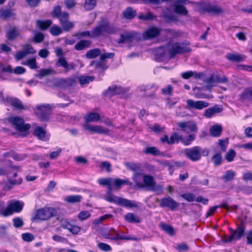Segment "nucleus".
Wrapping results in <instances>:
<instances>
[{"mask_svg": "<svg viewBox=\"0 0 252 252\" xmlns=\"http://www.w3.org/2000/svg\"><path fill=\"white\" fill-rule=\"evenodd\" d=\"M183 153L190 160L197 161L201 159L202 156H208L209 150L207 149H202L200 146H194L185 149L183 151Z\"/></svg>", "mask_w": 252, "mask_h": 252, "instance_id": "nucleus-1", "label": "nucleus"}, {"mask_svg": "<svg viewBox=\"0 0 252 252\" xmlns=\"http://www.w3.org/2000/svg\"><path fill=\"white\" fill-rule=\"evenodd\" d=\"M105 199L109 202L114 203L118 205L126 208L137 207V205L134 201L116 196L112 193H106Z\"/></svg>", "mask_w": 252, "mask_h": 252, "instance_id": "nucleus-2", "label": "nucleus"}, {"mask_svg": "<svg viewBox=\"0 0 252 252\" xmlns=\"http://www.w3.org/2000/svg\"><path fill=\"white\" fill-rule=\"evenodd\" d=\"M23 205L24 203L19 201L10 202L6 208L0 212V214L3 217H6L14 213H19L22 210Z\"/></svg>", "mask_w": 252, "mask_h": 252, "instance_id": "nucleus-3", "label": "nucleus"}, {"mask_svg": "<svg viewBox=\"0 0 252 252\" xmlns=\"http://www.w3.org/2000/svg\"><path fill=\"white\" fill-rule=\"evenodd\" d=\"M189 44V43H188ZM187 44L184 43L176 42L172 44L171 48L169 50L168 53L170 58H173L177 54H182L191 51L190 47L187 46Z\"/></svg>", "mask_w": 252, "mask_h": 252, "instance_id": "nucleus-4", "label": "nucleus"}, {"mask_svg": "<svg viewBox=\"0 0 252 252\" xmlns=\"http://www.w3.org/2000/svg\"><path fill=\"white\" fill-rule=\"evenodd\" d=\"M245 229V227L243 224L239 225L235 230L230 228V235L225 236L223 241L225 243H228L234 240L240 239L244 235Z\"/></svg>", "mask_w": 252, "mask_h": 252, "instance_id": "nucleus-5", "label": "nucleus"}, {"mask_svg": "<svg viewBox=\"0 0 252 252\" xmlns=\"http://www.w3.org/2000/svg\"><path fill=\"white\" fill-rule=\"evenodd\" d=\"M157 202H159V206L161 208H168L170 210L174 211L179 206V203L170 196H166L159 199H157Z\"/></svg>", "mask_w": 252, "mask_h": 252, "instance_id": "nucleus-6", "label": "nucleus"}, {"mask_svg": "<svg viewBox=\"0 0 252 252\" xmlns=\"http://www.w3.org/2000/svg\"><path fill=\"white\" fill-rule=\"evenodd\" d=\"M57 211L53 208H45L38 210L35 214V219L45 220L55 216Z\"/></svg>", "mask_w": 252, "mask_h": 252, "instance_id": "nucleus-7", "label": "nucleus"}, {"mask_svg": "<svg viewBox=\"0 0 252 252\" xmlns=\"http://www.w3.org/2000/svg\"><path fill=\"white\" fill-rule=\"evenodd\" d=\"M8 121L15 126L16 130L20 131H27L31 127L30 124H25L24 119L19 116L10 117Z\"/></svg>", "mask_w": 252, "mask_h": 252, "instance_id": "nucleus-8", "label": "nucleus"}, {"mask_svg": "<svg viewBox=\"0 0 252 252\" xmlns=\"http://www.w3.org/2000/svg\"><path fill=\"white\" fill-rule=\"evenodd\" d=\"M37 111L36 114L41 121H46L48 120L51 109L49 105H42L36 107Z\"/></svg>", "mask_w": 252, "mask_h": 252, "instance_id": "nucleus-9", "label": "nucleus"}, {"mask_svg": "<svg viewBox=\"0 0 252 252\" xmlns=\"http://www.w3.org/2000/svg\"><path fill=\"white\" fill-rule=\"evenodd\" d=\"M186 102L188 105V109L194 108L197 110H202L209 105L208 102L203 100L194 101L192 99H188Z\"/></svg>", "mask_w": 252, "mask_h": 252, "instance_id": "nucleus-10", "label": "nucleus"}, {"mask_svg": "<svg viewBox=\"0 0 252 252\" xmlns=\"http://www.w3.org/2000/svg\"><path fill=\"white\" fill-rule=\"evenodd\" d=\"M21 31L16 26L10 27L6 31L5 36L8 40L14 41L21 36Z\"/></svg>", "mask_w": 252, "mask_h": 252, "instance_id": "nucleus-11", "label": "nucleus"}, {"mask_svg": "<svg viewBox=\"0 0 252 252\" xmlns=\"http://www.w3.org/2000/svg\"><path fill=\"white\" fill-rule=\"evenodd\" d=\"M5 102H6V105H10L16 109L23 110L26 109L21 101L17 98L6 96Z\"/></svg>", "mask_w": 252, "mask_h": 252, "instance_id": "nucleus-12", "label": "nucleus"}, {"mask_svg": "<svg viewBox=\"0 0 252 252\" xmlns=\"http://www.w3.org/2000/svg\"><path fill=\"white\" fill-rule=\"evenodd\" d=\"M177 126L181 128L182 131L187 133L194 132L197 130L196 125L191 122L178 123Z\"/></svg>", "mask_w": 252, "mask_h": 252, "instance_id": "nucleus-13", "label": "nucleus"}, {"mask_svg": "<svg viewBox=\"0 0 252 252\" xmlns=\"http://www.w3.org/2000/svg\"><path fill=\"white\" fill-rule=\"evenodd\" d=\"M84 129L93 133L107 134L109 129L100 126H91L86 124L84 126Z\"/></svg>", "mask_w": 252, "mask_h": 252, "instance_id": "nucleus-14", "label": "nucleus"}, {"mask_svg": "<svg viewBox=\"0 0 252 252\" xmlns=\"http://www.w3.org/2000/svg\"><path fill=\"white\" fill-rule=\"evenodd\" d=\"M160 30L157 27H152L148 29L143 33V38L146 39H150L155 38L159 35Z\"/></svg>", "mask_w": 252, "mask_h": 252, "instance_id": "nucleus-15", "label": "nucleus"}, {"mask_svg": "<svg viewBox=\"0 0 252 252\" xmlns=\"http://www.w3.org/2000/svg\"><path fill=\"white\" fill-rule=\"evenodd\" d=\"M100 26L103 33L114 34L118 31L117 28L113 25H111L107 21H102Z\"/></svg>", "mask_w": 252, "mask_h": 252, "instance_id": "nucleus-16", "label": "nucleus"}, {"mask_svg": "<svg viewBox=\"0 0 252 252\" xmlns=\"http://www.w3.org/2000/svg\"><path fill=\"white\" fill-rule=\"evenodd\" d=\"M123 92V89L121 87L113 85L109 87L108 89L103 93V95L105 96L111 97L119 94Z\"/></svg>", "mask_w": 252, "mask_h": 252, "instance_id": "nucleus-17", "label": "nucleus"}, {"mask_svg": "<svg viewBox=\"0 0 252 252\" xmlns=\"http://www.w3.org/2000/svg\"><path fill=\"white\" fill-rule=\"evenodd\" d=\"M239 96L242 102L252 101V86L245 89Z\"/></svg>", "mask_w": 252, "mask_h": 252, "instance_id": "nucleus-18", "label": "nucleus"}, {"mask_svg": "<svg viewBox=\"0 0 252 252\" xmlns=\"http://www.w3.org/2000/svg\"><path fill=\"white\" fill-rule=\"evenodd\" d=\"M56 65L58 67H63L65 69L66 72L69 71L70 70L74 69L75 65L72 63L69 64L64 58H60L57 62Z\"/></svg>", "mask_w": 252, "mask_h": 252, "instance_id": "nucleus-19", "label": "nucleus"}, {"mask_svg": "<svg viewBox=\"0 0 252 252\" xmlns=\"http://www.w3.org/2000/svg\"><path fill=\"white\" fill-rule=\"evenodd\" d=\"M204 11L215 15H219L223 13L222 9L217 5L209 4L205 6L204 8Z\"/></svg>", "mask_w": 252, "mask_h": 252, "instance_id": "nucleus-20", "label": "nucleus"}, {"mask_svg": "<svg viewBox=\"0 0 252 252\" xmlns=\"http://www.w3.org/2000/svg\"><path fill=\"white\" fill-rule=\"evenodd\" d=\"M34 135L36 136L38 139L42 141H46L49 139V137L46 134V131L41 126H37L35 128L34 131Z\"/></svg>", "mask_w": 252, "mask_h": 252, "instance_id": "nucleus-21", "label": "nucleus"}, {"mask_svg": "<svg viewBox=\"0 0 252 252\" xmlns=\"http://www.w3.org/2000/svg\"><path fill=\"white\" fill-rule=\"evenodd\" d=\"M222 111L221 107L216 105L213 107H210L206 110L204 116L207 118H211L215 114L220 113Z\"/></svg>", "mask_w": 252, "mask_h": 252, "instance_id": "nucleus-22", "label": "nucleus"}, {"mask_svg": "<svg viewBox=\"0 0 252 252\" xmlns=\"http://www.w3.org/2000/svg\"><path fill=\"white\" fill-rule=\"evenodd\" d=\"M103 236L105 238L112 240H131L133 241H137V240L136 237L129 238L127 237L123 236L120 235L117 232H115L114 235H112L111 236H110V233H105L104 234Z\"/></svg>", "mask_w": 252, "mask_h": 252, "instance_id": "nucleus-23", "label": "nucleus"}, {"mask_svg": "<svg viewBox=\"0 0 252 252\" xmlns=\"http://www.w3.org/2000/svg\"><path fill=\"white\" fill-rule=\"evenodd\" d=\"M226 58L231 62L239 63L243 61L245 56L239 54L227 53L226 55Z\"/></svg>", "mask_w": 252, "mask_h": 252, "instance_id": "nucleus-24", "label": "nucleus"}, {"mask_svg": "<svg viewBox=\"0 0 252 252\" xmlns=\"http://www.w3.org/2000/svg\"><path fill=\"white\" fill-rule=\"evenodd\" d=\"M136 13V11L132 7H128L123 11V15L125 18L130 20L135 17Z\"/></svg>", "mask_w": 252, "mask_h": 252, "instance_id": "nucleus-25", "label": "nucleus"}, {"mask_svg": "<svg viewBox=\"0 0 252 252\" xmlns=\"http://www.w3.org/2000/svg\"><path fill=\"white\" fill-rule=\"evenodd\" d=\"M91 43V41L89 40H81L75 44L74 48L77 51L83 50L86 48H89Z\"/></svg>", "mask_w": 252, "mask_h": 252, "instance_id": "nucleus-26", "label": "nucleus"}, {"mask_svg": "<svg viewBox=\"0 0 252 252\" xmlns=\"http://www.w3.org/2000/svg\"><path fill=\"white\" fill-rule=\"evenodd\" d=\"M16 15L13 9H2L0 10V17L3 19H6L11 18Z\"/></svg>", "mask_w": 252, "mask_h": 252, "instance_id": "nucleus-27", "label": "nucleus"}, {"mask_svg": "<svg viewBox=\"0 0 252 252\" xmlns=\"http://www.w3.org/2000/svg\"><path fill=\"white\" fill-rule=\"evenodd\" d=\"M52 21L51 20H46L45 21L37 20L36 21L37 26L42 31L47 29L52 24Z\"/></svg>", "mask_w": 252, "mask_h": 252, "instance_id": "nucleus-28", "label": "nucleus"}, {"mask_svg": "<svg viewBox=\"0 0 252 252\" xmlns=\"http://www.w3.org/2000/svg\"><path fill=\"white\" fill-rule=\"evenodd\" d=\"M235 175L236 173L235 171L231 170H228L224 172L221 178L224 180V182H227L233 180Z\"/></svg>", "mask_w": 252, "mask_h": 252, "instance_id": "nucleus-29", "label": "nucleus"}, {"mask_svg": "<svg viewBox=\"0 0 252 252\" xmlns=\"http://www.w3.org/2000/svg\"><path fill=\"white\" fill-rule=\"evenodd\" d=\"M174 6V11L175 13L182 15H187L188 14V11L185 6L176 4Z\"/></svg>", "mask_w": 252, "mask_h": 252, "instance_id": "nucleus-30", "label": "nucleus"}, {"mask_svg": "<svg viewBox=\"0 0 252 252\" xmlns=\"http://www.w3.org/2000/svg\"><path fill=\"white\" fill-rule=\"evenodd\" d=\"M125 218L129 223H140L141 222L139 218L132 213H127Z\"/></svg>", "mask_w": 252, "mask_h": 252, "instance_id": "nucleus-31", "label": "nucleus"}, {"mask_svg": "<svg viewBox=\"0 0 252 252\" xmlns=\"http://www.w3.org/2000/svg\"><path fill=\"white\" fill-rule=\"evenodd\" d=\"M82 199V196L80 195H68L65 197L64 201L69 203H76L80 202Z\"/></svg>", "mask_w": 252, "mask_h": 252, "instance_id": "nucleus-32", "label": "nucleus"}, {"mask_svg": "<svg viewBox=\"0 0 252 252\" xmlns=\"http://www.w3.org/2000/svg\"><path fill=\"white\" fill-rule=\"evenodd\" d=\"M101 51L98 48H94L87 52L86 57L87 59L95 58L101 55Z\"/></svg>", "mask_w": 252, "mask_h": 252, "instance_id": "nucleus-33", "label": "nucleus"}, {"mask_svg": "<svg viewBox=\"0 0 252 252\" xmlns=\"http://www.w3.org/2000/svg\"><path fill=\"white\" fill-rule=\"evenodd\" d=\"M75 79L70 78L61 79L60 81V85L64 88L70 87L72 86L75 84Z\"/></svg>", "mask_w": 252, "mask_h": 252, "instance_id": "nucleus-34", "label": "nucleus"}, {"mask_svg": "<svg viewBox=\"0 0 252 252\" xmlns=\"http://www.w3.org/2000/svg\"><path fill=\"white\" fill-rule=\"evenodd\" d=\"M222 131V127L220 126L216 125L211 127L210 132L214 137H219Z\"/></svg>", "mask_w": 252, "mask_h": 252, "instance_id": "nucleus-35", "label": "nucleus"}, {"mask_svg": "<svg viewBox=\"0 0 252 252\" xmlns=\"http://www.w3.org/2000/svg\"><path fill=\"white\" fill-rule=\"evenodd\" d=\"M99 119L100 116L99 114L96 113H90L85 117V120L86 123L96 122Z\"/></svg>", "mask_w": 252, "mask_h": 252, "instance_id": "nucleus-36", "label": "nucleus"}, {"mask_svg": "<svg viewBox=\"0 0 252 252\" xmlns=\"http://www.w3.org/2000/svg\"><path fill=\"white\" fill-rule=\"evenodd\" d=\"M133 37V35L130 33H126L124 34H121L120 35V38L119 39L118 42L119 43H122L125 42H131Z\"/></svg>", "mask_w": 252, "mask_h": 252, "instance_id": "nucleus-37", "label": "nucleus"}, {"mask_svg": "<svg viewBox=\"0 0 252 252\" xmlns=\"http://www.w3.org/2000/svg\"><path fill=\"white\" fill-rule=\"evenodd\" d=\"M124 164L127 169L134 172L140 170V166L139 164L135 163L134 162H125Z\"/></svg>", "mask_w": 252, "mask_h": 252, "instance_id": "nucleus-38", "label": "nucleus"}, {"mask_svg": "<svg viewBox=\"0 0 252 252\" xmlns=\"http://www.w3.org/2000/svg\"><path fill=\"white\" fill-rule=\"evenodd\" d=\"M220 207L226 209H228V205L226 203H223L220 205L215 206L211 207L206 213V217H208L212 216L215 212L216 210Z\"/></svg>", "mask_w": 252, "mask_h": 252, "instance_id": "nucleus-39", "label": "nucleus"}, {"mask_svg": "<svg viewBox=\"0 0 252 252\" xmlns=\"http://www.w3.org/2000/svg\"><path fill=\"white\" fill-rule=\"evenodd\" d=\"M144 153L147 155L158 156L160 154V151L156 147H147L144 150Z\"/></svg>", "mask_w": 252, "mask_h": 252, "instance_id": "nucleus-40", "label": "nucleus"}, {"mask_svg": "<svg viewBox=\"0 0 252 252\" xmlns=\"http://www.w3.org/2000/svg\"><path fill=\"white\" fill-rule=\"evenodd\" d=\"M94 76H89L85 75H81L78 77V80L81 85H85L88 84L94 80Z\"/></svg>", "mask_w": 252, "mask_h": 252, "instance_id": "nucleus-41", "label": "nucleus"}, {"mask_svg": "<svg viewBox=\"0 0 252 252\" xmlns=\"http://www.w3.org/2000/svg\"><path fill=\"white\" fill-rule=\"evenodd\" d=\"M113 185L114 186L120 188L123 185H131V183L128 180L116 178L113 181Z\"/></svg>", "mask_w": 252, "mask_h": 252, "instance_id": "nucleus-42", "label": "nucleus"}, {"mask_svg": "<svg viewBox=\"0 0 252 252\" xmlns=\"http://www.w3.org/2000/svg\"><path fill=\"white\" fill-rule=\"evenodd\" d=\"M155 17L151 12H148L145 15L140 12L138 16V18L140 20L148 21L153 20Z\"/></svg>", "mask_w": 252, "mask_h": 252, "instance_id": "nucleus-43", "label": "nucleus"}, {"mask_svg": "<svg viewBox=\"0 0 252 252\" xmlns=\"http://www.w3.org/2000/svg\"><path fill=\"white\" fill-rule=\"evenodd\" d=\"M143 181L146 186L148 189L150 188L155 183L154 178L150 175H144L143 176Z\"/></svg>", "mask_w": 252, "mask_h": 252, "instance_id": "nucleus-44", "label": "nucleus"}, {"mask_svg": "<svg viewBox=\"0 0 252 252\" xmlns=\"http://www.w3.org/2000/svg\"><path fill=\"white\" fill-rule=\"evenodd\" d=\"M214 164L216 166H218L221 164L222 161V156L220 153H216L212 158L211 159Z\"/></svg>", "mask_w": 252, "mask_h": 252, "instance_id": "nucleus-45", "label": "nucleus"}, {"mask_svg": "<svg viewBox=\"0 0 252 252\" xmlns=\"http://www.w3.org/2000/svg\"><path fill=\"white\" fill-rule=\"evenodd\" d=\"M96 0H85L84 8L86 10H91L96 5Z\"/></svg>", "mask_w": 252, "mask_h": 252, "instance_id": "nucleus-46", "label": "nucleus"}, {"mask_svg": "<svg viewBox=\"0 0 252 252\" xmlns=\"http://www.w3.org/2000/svg\"><path fill=\"white\" fill-rule=\"evenodd\" d=\"M162 229L170 235L174 234V230L173 227L169 224L166 223H162L161 224Z\"/></svg>", "mask_w": 252, "mask_h": 252, "instance_id": "nucleus-47", "label": "nucleus"}, {"mask_svg": "<svg viewBox=\"0 0 252 252\" xmlns=\"http://www.w3.org/2000/svg\"><path fill=\"white\" fill-rule=\"evenodd\" d=\"M23 47V49L22 51L24 52L27 56L29 54H33L36 53V51L30 44H27L24 45Z\"/></svg>", "mask_w": 252, "mask_h": 252, "instance_id": "nucleus-48", "label": "nucleus"}, {"mask_svg": "<svg viewBox=\"0 0 252 252\" xmlns=\"http://www.w3.org/2000/svg\"><path fill=\"white\" fill-rule=\"evenodd\" d=\"M236 154L235 151L233 149H230L226 153L225 155V159L228 162H231L233 160L234 158L236 156Z\"/></svg>", "mask_w": 252, "mask_h": 252, "instance_id": "nucleus-49", "label": "nucleus"}, {"mask_svg": "<svg viewBox=\"0 0 252 252\" xmlns=\"http://www.w3.org/2000/svg\"><path fill=\"white\" fill-rule=\"evenodd\" d=\"M91 216L90 212L88 211H82L78 215V218L81 221H84L89 218Z\"/></svg>", "mask_w": 252, "mask_h": 252, "instance_id": "nucleus-50", "label": "nucleus"}, {"mask_svg": "<svg viewBox=\"0 0 252 252\" xmlns=\"http://www.w3.org/2000/svg\"><path fill=\"white\" fill-rule=\"evenodd\" d=\"M23 64L28 65L31 69H36L37 68L36 62L35 58L28 59L26 62L23 63Z\"/></svg>", "mask_w": 252, "mask_h": 252, "instance_id": "nucleus-51", "label": "nucleus"}, {"mask_svg": "<svg viewBox=\"0 0 252 252\" xmlns=\"http://www.w3.org/2000/svg\"><path fill=\"white\" fill-rule=\"evenodd\" d=\"M62 28L65 32H68L73 29L74 27V23L69 20L64 22L62 25Z\"/></svg>", "mask_w": 252, "mask_h": 252, "instance_id": "nucleus-52", "label": "nucleus"}, {"mask_svg": "<svg viewBox=\"0 0 252 252\" xmlns=\"http://www.w3.org/2000/svg\"><path fill=\"white\" fill-rule=\"evenodd\" d=\"M102 33V30L100 24L94 28L92 32V37L97 38L99 37Z\"/></svg>", "mask_w": 252, "mask_h": 252, "instance_id": "nucleus-53", "label": "nucleus"}, {"mask_svg": "<svg viewBox=\"0 0 252 252\" xmlns=\"http://www.w3.org/2000/svg\"><path fill=\"white\" fill-rule=\"evenodd\" d=\"M62 29L60 27L54 25L50 28V33L54 36H58L62 33Z\"/></svg>", "mask_w": 252, "mask_h": 252, "instance_id": "nucleus-54", "label": "nucleus"}, {"mask_svg": "<svg viewBox=\"0 0 252 252\" xmlns=\"http://www.w3.org/2000/svg\"><path fill=\"white\" fill-rule=\"evenodd\" d=\"M97 246L98 248L103 252H109L112 250V248L109 245L103 242L99 243Z\"/></svg>", "mask_w": 252, "mask_h": 252, "instance_id": "nucleus-55", "label": "nucleus"}, {"mask_svg": "<svg viewBox=\"0 0 252 252\" xmlns=\"http://www.w3.org/2000/svg\"><path fill=\"white\" fill-rule=\"evenodd\" d=\"M13 224L15 228L21 227L24 225L22 219L19 217H16L13 219Z\"/></svg>", "mask_w": 252, "mask_h": 252, "instance_id": "nucleus-56", "label": "nucleus"}, {"mask_svg": "<svg viewBox=\"0 0 252 252\" xmlns=\"http://www.w3.org/2000/svg\"><path fill=\"white\" fill-rule=\"evenodd\" d=\"M142 176V173L141 171V170L134 173L132 178L137 186H139L140 185L139 182L141 180Z\"/></svg>", "mask_w": 252, "mask_h": 252, "instance_id": "nucleus-57", "label": "nucleus"}, {"mask_svg": "<svg viewBox=\"0 0 252 252\" xmlns=\"http://www.w3.org/2000/svg\"><path fill=\"white\" fill-rule=\"evenodd\" d=\"M228 144V139L226 138L224 140L220 139L219 140V145L220 146L221 150L223 152H225L227 149Z\"/></svg>", "mask_w": 252, "mask_h": 252, "instance_id": "nucleus-58", "label": "nucleus"}, {"mask_svg": "<svg viewBox=\"0 0 252 252\" xmlns=\"http://www.w3.org/2000/svg\"><path fill=\"white\" fill-rule=\"evenodd\" d=\"M53 240L58 243H67L68 240L63 236L58 235H55L52 237Z\"/></svg>", "mask_w": 252, "mask_h": 252, "instance_id": "nucleus-59", "label": "nucleus"}, {"mask_svg": "<svg viewBox=\"0 0 252 252\" xmlns=\"http://www.w3.org/2000/svg\"><path fill=\"white\" fill-rule=\"evenodd\" d=\"M62 12L61 11V7L60 5H57L54 7V9L52 12V15L54 18H57L59 17Z\"/></svg>", "mask_w": 252, "mask_h": 252, "instance_id": "nucleus-60", "label": "nucleus"}, {"mask_svg": "<svg viewBox=\"0 0 252 252\" xmlns=\"http://www.w3.org/2000/svg\"><path fill=\"white\" fill-rule=\"evenodd\" d=\"M44 39V35L41 32H38L34 35L33 41L35 43H41Z\"/></svg>", "mask_w": 252, "mask_h": 252, "instance_id": "nucleus-61", "label": "nucleus"}, {"mask_svg": "<svg viewBox=\"0 0 252 252\" xmlns=\"http://www.w3.org/2000/svg\"><path fill=\"white\" fill-rule=\"evenodd\" d=\"M57 18L59 19L61 25L69 19V14L67 12H63L62 14Z\"/></svg>", "mask_w": 252, "mask_h": 252, "instance_id": "nucleus-62", "label": "nucleus"}, {"mask_svg": "<svg viewBox=\"0 0 252 252\" xmlns=\"http://www.w3.org/2000/svg\"><path fill=\"white\" fill-rule=\"evenodd\" d=\"M66 229L68 230L73 234H77L81 230V228L77 225H71L70 227Z\"/></svg>", "mask_w": 252, "mask_h": 252, "instance_id": "nucleus-63", "label": "nucleus"}, {"mask_svg": "<svg viewBox=\"0 0 252 252\" xmlns=\"http://www.w3.org/2000/svg\"><path fill=\"white\" fill-rule=\"evenodd\" d=\"M195 139V135L194 134H189L188 136L186 139H183V144L185 146H188L190 145L191 142Z\"/></svg>", "mask_w": 252, "mask_h": 252, "instance_id": "nucleus-64", "label": "nucleus"}]
</instances>
